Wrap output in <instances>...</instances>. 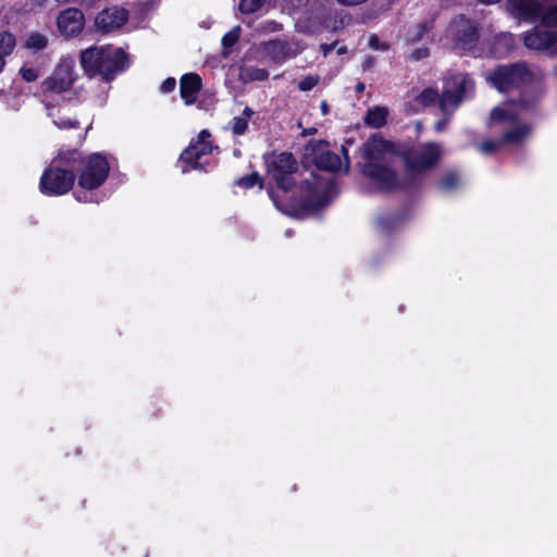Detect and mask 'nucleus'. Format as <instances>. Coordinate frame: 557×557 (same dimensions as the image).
I'll return each mask as SVG.
<instances>
[{
    "mask_svg": "<svg viewBox=\"0 0 557 557\" xmlns=\"http://www.w3.org/2000/svg\"><path fill=\"white\" fill-rule=\"evenodd\" d=\"M268 172L275 182V188L268 194L281 212L302 218L327 206L337 194L333 177L327 174H311L310 178L296 185L294 174L297 161L290 152H282L267 160Z\"/></svg>",
    "mask_w": 557,
    "mask_h": 557,
    "instance_id": "f257e3e1",
    "label": "nucleus"
},
{
    "mask_svg": "<svg viewBox=\"0 0 557 557\" xmlns=\"http://www.w3.org/2000/svg\"><path fill=\"white\" fill-rule=\"evenodd\" d=\"M535 99L530 102L513 101L504 102L502 106L492 110L488 125L490 127L498 126L503 132L500 140H486L478 146L483 154H492L496 152L503 145H520L531 134V126L521 121V116L525 111L532 108Z\"/></svg>",
    "mask_w": 557,
    "mask_h": 557,
    "instance_id": "f03ea898",
    "label": "nucleus"
},
{
    "mask_svg": "<svg viewBox=\"0 0 557 557\" xmlns=\"http://www.w3.org/2000/svg\"><path fill=\"white\" fill-rule=\"evenodd\" d=\"M363 159L362 172L380 190H393L398 187L397 176L392 163L397 157L395 145L381 135L371 136L360 148Z\"/></svg>",
    "mask_w": 557,
    "mask_h": 557,
    "instance_id": "7ed1b4c3",
    "label": "nucleus"
},
{
    "mask_svg": "<svg viewBox=\"0 0 557 557\" xmlns=\"http://www.w3.org/2000/svg\"><path fill=\"white\" fill-rule=\"evenodd\" d=\"M79 63L89 78L99 75L110 82L128 67V58L122 48L94 46L81 51Z\"/></svg>",
    "mask_w": 557,
    "mask_h": 557,
    "instance_id": "20e7f679",
    "label": "nucleus"
},
{
    "mask_svg": "<svg viewBox=\"0 0 557 557\" xmlns=\"http://www.w3.org/2000/svg\"><path fill=\"white\" fill-rule=\"evenodd\" d=\"M472 90L473 82L467 74H455L446 79L441 97L437 90L433 88H425L417 95L413 94L414 110L418 111L438 102L443 114H453Z\"/></svg>",
    "mask_w": 557,
    "mask_h": 557,
    "instance_id": "39448f33",
    "label": "nucleus"
},
{
    "mask_svg": "<svg viewBox=\"0 0 557 557\" xmlns=\"http://www.w3.org/2000/svg\"><path fill=\"white\" fill-rule=\"evenodd\" d=\"M79 161L81 153L77 150H61L42 173L39 182L40 191L47 196H61L71 190L75 182L74 170Z\"/></svg>",
    "mask_w": 557,
    "mask_h": 557,
    "instance_id": "423d86ee",
    "label": "nucleus"
},
{
    "mask_svg": "<svg viewBox=\"0 0 557 557\" xmlns=\"http://www.w3.org/2000/svg\"><path fill=\"white\" fill-rule=\"evenodd\" d=\"M78 166H81L78 186L83 190L74 193L75 199L85 203H98L101 199L92 190L99 188L109 175L110 165L107 158L98 152L90 154L86 159H83L81 156V161L76 164V169Z\"/></svg>",
    "mask_w": 557,
    "mask_h": 557,
    "instance_id": "0eeeda50",
    "label": "nucleus"
},
{
    "mask_svg": "<svg viewBox=\"0 0 557 557\" xmlns=\"http://www.w3.org/2000/svg\"><path fill=\"white\" fill-rule=\"evenodd\" d=\"M506 8L519 22L540 20L545 27L557 26V4L544 7L536 0H507Z\"/></svg>",
    "mask_w": 557,
    "mask_h": 557,
    "instance_id": "6e6552de",
    "label": "nucleus"
},
{
    "mask_svg": "<svg viewBox=\"0 0 557 557\" xmlns=\"http://www.w3.org/2000/svg\"><path fill=\"white\" fill-rule=\"evenodd\" d=\"M210 138L211 134L208 131H201L197 139L181 153L178 165L182 173L191 170L203 171L211 165V154L218 147L213 146Z\"/></svg>",
    "mask_w": 557,
    "mask_h": 557,
    "instance_id": "1a4fd4ad",
    "label": "nucleus"
},
{
    "mask_svg": "<svg viewBox=\"0 0 557 557\" xmlns=\"http://www.w3.org/2000/svg\"><path fill=\"white\" fill-rule=\"evenodd\" d=\"M486 79L500 92L528 86L533 81L532 72L522 63L502 65L491 72Z\"/></svg>",
    "mask_w": 557,
    "mask_h": 557,
    "instance_id": "9d476101",
    "label": "nucleus"
},
{
    "mask_svg": "<svg viewBox=\"0 0 557 557\" xmlns=\"http://www.w3.org/2000/svg\"><path fill=\"white\" fill-rule=\"evenodd\" d=\"M442 157V148L437 144L428 143L407 150L404 160L410 173H420L432 169Z\"/></svg>",
    "mask_w": 557,
    "mask_h": 557,
    "instance_id": "9b49d317",
    "label": "nucleus"
},
{
    "mask_svg": "<svg viewBox=\"0 0 557 557\" xmlns=\"http://www.w3.org/2000/svg\"><path fill=\"white\" fill-rule=\"evenodd\" d=\"M75 78V59L65 55L60 59L53 73L41 83V87L45 92L62 94L72 87Z\"/></svg>",
    "mask_w": 557,
    "mask_h": 557,
    "instance_id": "f8f14e48",
    "label": "nucleus"
},
{
    "mask_svg": "<svg viewBox=\"0 0 557 557\" xmlns=\"http://www.w3.org/2000/svg\"><path fill=\"white\" fill-rule=\"evenodd\" d=\"M446 37L451 39L455 49L469 51L478 40V29L469 20L459 16L449 24Z\"/></svg>",
    "mask_w": 557,
    "mask_h": 557,
    "instance_id": "ddd939ff",
    "label": "nucleus"
},
{
    "mask_svg": "<svg viewBox=\"0 0 557 557\" xmlns=\"http://www.w3.org/2000/svg\"><path fill=\"white\" fill-rule=\"evenodd\" d=\"M84 26V13L76 8H67L61 11L57 17L58 32L65 39H72L81 35Z\"/></svg>",
    "mask_w": 557,
    "mask_h": 557,
    "instance_id": "4468645a",
    "label": "nucleus"
},
{
    "mask_svg": "<svg viewBox=\"0 0 557 557\" xmlns=\"http://www.w3.org/2000/svg\"><path fill=\"white\" fill-rule=\"evenodd\" d=\"M306 48L301 41L297 39L289 40H271L263 45V50L275 62H284L286 59L295 58Z\"/></svg>",
    "mask_w": 557,
    "mask_h": 557,
    "instance_id": "2eb2a0df",
    "label": "nucleus"
},
{
    "mask_svg": "<svg viewBox=\"0 0 557 557\" xmlns=\"http://www.w3.org/2000/svg\"><path fill=\"white\" fill-rule=\"evenodd\" d=\"M127 20L128 12L124 8L111 7L97 14L95 25L98 30L109 33L123 26Z\"/></svg>",
    "mask_w": 557,
    "mask_h": 557,
    "instance_id": "dca6fc26",
    "label": "nucleus"
},
{
    "mask_svg": "<svg viewBox=\"0 0 557 557\" xmlns=\"http://www.w3.org/2000/svg\"><path fill=\"white\" fill-rule=\"evenodd\" d=\"M524 46L532 50L550 49L557 52V34L553 30L534 27L523 36Z\"/></svg>",
    "mask_w": 557,
    "mask_h": 557,
    "instance_id": "f3484780",
    "label": "nucleus"
},
{
    "mask_svg": "<svg viewBox=\"0 0 557 557\" xmlns=\"http://www.w3.org/2000/svg\"><path fill=\"white\" fill-rule=\"evenodd\" d=\"M342 152L344 154V161L341 157L334 152L326 151L322 152L315 160L317 166L321 170H326L330 172H337L344 170L348 171L349 168V158L348 150L346 147L342 146Z\"/></svg>",
    "mask_w": 557,
    "mask_h": 557,
    "instance_id": "a211bd4d",
    "label": "nucleus"
},
{
    "mask_svg": "<svg viewBox=\"0 0 557 557\" xmlns=\"http://www.w3.org/2000/svg\"><path fill=\"white\" fill-rule=\"evenodd\" d=\"M201 86V77L196 73H187L181 77L180 94L186 106L195 103Z\"/></svg>",
    "mask_w": 557,
    "mask_h": 557,
    "instance_id": "6ab92c4d",
    "label": "nucleus"
},
{
    "mask_svg": "<svg viewBox=\"0 0 557 557\" xmlns=\"http://www.w3.org/2000/svg\"><path fill=\"white\" fill-rule=\"evenodd\" d=\"M48 115L52 119L53 124L60 129L76 128L78 126L77 120L70 119L63 115L64 108H54L53 106H46Z\"/></svg>",
    "mask_w": 557,
    "mask_h": 557,
    "instance_id": "aec40b11",
    "label": "nucleus"
},
{
    "mask_svg": "<svg viewBox=\"0 0 557 557\" xmlns=\"http://www.w3.org/2000/svg\"><path fill=\"white\" fill-rule=\"evenodd\" d=\"M388 111L385 107H373L368 110L364 123L371 127L380 128L386 123Z\"/></svg>",
    "mask_w": 557,
    "mask_h": 557,
    "instance_id": "412c9836",
    "label": "nucleus"
},
{
    "mask_svg": "<svg viewBox=\"0 0 557 557\" xmlns=\"http://www.w3.org/2000/svg\"><path fill=\"white\" fill-rule=\"evenodd\" d=\"M515 47V37L510 33H503L495 38L493 52L497 55L511 51Z\"/></svg>",
    "mask_w": 557,
    "mask_h": 557,
    "instance_id": "4be33fe9",
    "label": "nucleus"
},
{
    "mask_svg": "<svg viewBox=\"0 0 557 557\" xmlns=\"http://www.w3.org/2000/svg\"><path fill=\"white\" fill-rule=\"evenodd\" d=\"M24 46L33 51H41L47 48L48 38L41 33L33 32L27 35Z\"/></svg>",
    "mask_w": 557,
    "mask_h": 557,
    "instance_id": "5701e85b",
    "label": "nucleus"
},
{
    "mask_svg": "<svg viewBox=\"0 0 557 557\" xmlns=\"http://www.w3.org/2000/svg\"><path fill=\"white\" fill-rule=\"evenodd\" d=\"M16 46L15 36L8 32H0V57L4 59V57L10 55Z\"/></svg>",
    "mask_w": 557,
    "mask_h": 557,
    "instance_id": "b1692460",
    "label": "nucleus"
},
{
    "mask_svg": "<svg viewBox=\"0 0 557 557\" xmlns=\"http://www.w3.org/2000/svg\"><path fill=\"white\" fill-rule=\"evenodd\" d=\"M265 0H240L239 10L244 14L255 13L263 5Z\"/></svg>",
    "mask_w": 557,
    "mask_h": 557,
    "instance_id": "393cba45",
    "label": "nucleus"
},
{
    "mask_svg": "<svg viewBox=\"0 0 557 557\" xmlns=\"http://www.w3.org/2000/svg\"><path fill=\"white\" fill-rule=\"evenodd\" d=\"M236 184L238 186H242V187H245V188H250V187H253L255 185H259L260 189L263 188V184H262V180L261 177L259 176L258 173H251L247 176H244L242 178H239Z\"/></svg>",
    "mask_w": 557,
    "mask_h": 557,
    "instance_id": "a878e982",
    "label": "nucleus"
},
{
    "mask_svg": "<svg viewBox=\"0 0 557 557\" xmlns=\"http://www.w3.org/2000/svg\"><path fill=\"white\" fill-rule=\"evenodd\" d=\"M248 128L247 117L235 116L231 123L232 133L236 136L244 135Z\"/></svg>",
    "mask_w": 557,
    "mask_h": 557,
    "instance_id": "bb28decb",
    "label": "nucleus"
},
{
    "mask_svg": "<svg viewBox=\"0 0 557 557\" xmlns=\"http://www.w3.org/2000/svg\"><path fill=\"white\" fill-rule=\"evenodd\" d=\"M459 176L456 173L446 174L440 183L441 189L445 191L453 190L459 185Z\"/></svg>",
    "mask_w": 557,
    "mask_h": 557,
    "instance_id": "cd10ccee",
    "label": "nucleus"
},
{
    "mask_svg": "<svg viewBox=\"0 0 557 557\" xmlns=\"http://www.w3.org/2000/svg\"><path fill=\"white\" fill-rule=\"evenodd\" d=\"M240 27L236 26L227 32L222 38V45L224 48L233 47L239 38Z\"/></svg>",
    "mask_w": 557,
    "mask_h": 557,
    "instance_id": "c85d7f7f",
    "label": "nucleus"
},
{
    "mask_svg": "<svg viewBox=\"0 0 557 557\" xmlns=\"http://www.w3.org/2000/svg\"><path fill=\"white\" fill-rule=\"evenodd\" d=\"M20 75L25 82L32 83L39 77V71L25 64L20 69Z\"/></svg>",
    "mask_w": 557,
    "mask_h": 557,
    "instance_id": "c756f323",
    "label": "nucleus"
},
{
    "mask_svg": "<svg viewBox=\"0 0 557 557\" xmlns=\"http://www.w3.org/2000/svg\"><path fill=\"white\" fill-rule=\"evenodd\" d=\"M320 81L318 75H308L298 83V88L301 91H309L313 89Z\"/></svg>",
    "mask_w": 557,
    "mask_h": 557,
    "instance_id": "7c9ffc66",
    "label": "nucleus"
},
{
    "mask_svg": "<svg viewBox=\"0 0 557 557\" xmlns=\"http://www.w3.org/2000/svg\"><path fill=\"white\" fill-rule=\"evenodd\" d=\"M176 87V81L173 77H168L160 86V91L162 94H169L173 91Z\"/></svg>",
    "mask_w": 557,
    "mask_h": 557,
    "instance_id": "2f4dec72",
    "label": "nucleus"
},
{
    "mask_svg": "<svg viewBox=\"0 0 557 557\" xmlns=\"http://www.w3.org/2000/svg\"><path fill=\"white\" fill-rule=\"evenodd\" d=\"M369 47L373 50H386L387 46L381 42L380 38L376 35H372L369 38Z\"/></svg>",
    "mask_w": 557,
    "mask_h": 557,
    "instance_id": "473e14b6",
    "label": "nucleus"
},
{
    "mask_svg": "<svg viewBox=\"0 0 557 557\" xmlns=\"http://www.w3.org/2000/svg\"><path fill=\"white\" fill-rule=\"evenodd\" d=\"M262 29L265 33H275L280 32L282 29V26L275 21H268L262 25Z\"/></svg>",
    "mask_w": 557,
    "mask_h": 557,
    "instance_id": "72a5a7b5",
    "label": "nucleus"
},
{
    "mask_svg": "<svg viewBox=\"0 0 557 557\" xmlns=\"http://www.w3.org/2000/svg\"><path fill=\"white\" fill-rule=\"evenodd\" d=\"M445 115H446V116H445L444 119H442V120H440V121H437V122L435 123V131H436V132H443V131L446 128V126H447V124H448V121H449V116H450L451 114H445Z\"/></svg>",
    "mask_w": 557,
    "mask_h": 557,
    "instance_id": "f704fd0d",
    "label": "nucleus"
},
{
    "mask_svg": "<svg viewBox=\"0 0 557 557\" xmlns=\"http://www.w3.org/2000/svg\"><path fill=\"white\" fill-rule=\"evenodd\" d=\"M428 50L426 49H417L413 53H412V58L414 60H421L423 58H425L428 55Z\"/></svg>",
    "mask_w": 557,
    "mask_h": 557,
    "instance_id": "c9c22d12",
    "label": "nucleus"
},
{
    "mask_svg": "<svg viewBox=\"0 0 557 557\" xmlns=\"http://www.w3.org/2000/svg\"><path fill=\"white\" fill-rule=\"evenodd\" d=\"M334 44H331V45H321L320 49L321 51L323 52L324 55H327L333 49H334Z\"/></svg>",
    "mask_w": 557,
    "mask_h": 557,
    "instance_id": "e433bc0d",
    "label": "nucleus"
},
{
    "mask_svg": "<svg viewBox=\"0 0 557 557\" xmlns=\"http://www.w3.org/2000/svg\"><path fill=\"white\" fill-rule=\"evenodd\" d=\"M256 78L257 79H264L268 76V73L265 70H256Z\"/></svg>",
    "mask_w": 557,
    "mask_h": 557,
    "instance_id": "4c0bfd02",
    "label": "nucleus"
},
{
    "mask_svg": "<svg viewBox=\"0 0 557 557\" xmlns=\"http://www.w3.org/2000/svg\"><path fill=\"white\" fill-rule=\"evenodd\" d=\"M373 62H374V60L372 58H370V57L367 58L364 60V64H363L364 69H370L373 65Z\"/></svg>",
    "mask_w": 557,
    "mask_h": 557,
    "instance_id": "58836bf2",
    "label": "nucleus"
},
{
    "mask_svg": "<svg viewBox=\"0 0 557 557\" xmlns=\"http://www.w3.org/2000/svg\"><path fill=\"white\" fill-rule=\"evenodd\" d=\"M252 113H253V112H252V110H251V109H249V108H245V109H244V115H243V117H247V121H248V120L250 119V116L252 115Z\"/></svg>",
    "mask_w": 557,
    "mask_h": 557,
    "instance_id": "ea45409f",
    "label": "nucleus"
},
{
    "mask_svg": "<svg viewBox=\"0 0 557 557\" xmlns=\"http://www.w3.org/2000/svg\"><path fill=\"white\" fill-rule=\"evenodd\" d=\"M366 88V85L361 82H359L357 85H356V91L357 92H362Z\"/></svg>",
    "mask_w": 557,
    "mask_h": 557,
    "instance_id": "a19ab883",
    "label": "nucleus"
},
{
    "mask_svg": "<svg viewBox=\"0 0 557 557\" xmlns=\"http://www.w3.org/2000/svg\"><path fill=\"white\" fill-rule=\"evenodd\" d=\"M321 111H322L323 115H326L329 113V107H327L326 102L321 103Z\"/></svg>",
    "mask_w": 557,
    "mask_h": 557,
    "instance_id": "79ce46f5",
    "label": "nucleus"
},
{
    "mask_svg": "<svg viewBox=\"0 0 557 557\" xmlns=\"http://www.w3.org/2000/svg\"><path fill=\"white\" fill-rule=\"evenodd\" d=\"M4 65H5V61H4V59H2V58L0 57V73L2 72V70H3Z\"/></svg>",
    "mask_w": 557,
    "mask_h": 557,
    "instance_id": "37998d69",
    "label": "nucleus"
},
{
    "mask_svg": "<svg viewBox=\"0 0 557 557\" xmlns=\"http://www.w3.org/2000/svg\"><path fill=\"white\" fill-rule=\"evenodd\" d=\"M424 30V25H421L420 26V30H419V34L418 36L416 37V39H419L421 36H422V32Z\"/></svg>",
    "mask_w": 557,
    "mask_h": 557,
    "instance_id": "c03bdc74",
    "label": "nucleus"
},
{
    "mask_svg": "<svg viewBox=\"0 0 557 557\" xmlns=\"http://www.w3.org/2000/svg\"><path fill=\"white\" fill-rule=\"evenodd\" d=\"M314 133H315V128H310L308 131H305L306 135H311V134H314Z\"/></svg>",
    "mask_w": 557,
    "mask_h": 557,
    "instance_id": "a18cd8bd",
    "label": "nucleus"
}]
</instances>
